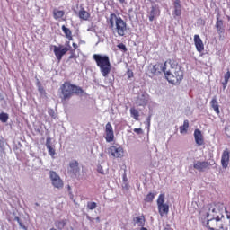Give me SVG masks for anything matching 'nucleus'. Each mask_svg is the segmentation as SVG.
I'll return each instance as SVG.
<instances>
[{"instance_id":"nucleus-1","label":"nucleus","mask_w":230,"mask_h":230,"mask_svg":"<svg viewBox=\"0 0 230 230\" xmlns=\"http://www.w3.org/2000/svg\"><path fill=\"white\" fill-rule=\"evenodd\" d=\"M165 69L170 66L172 72L166 71L165 73V78L169 82V84H172V85H179L181 82L184 79V72L181 69V66H179V64L175 59H167L164 62Z\"/></svg>"},{"instance_id":"nucleus-2","label":"nucleus","mask_w":230,"mask_h":230,"mask_svg":"<svg viewBox=\"0 0 230 230\" xmlns=\"http://www.w3.org/2000/svg\"><path fill=\"white\" fill-rule=\"evenodd\" d=\"M61 91V102L62 103H66V102H69L73 96H78L80 94H84V89L82 87L71 84V82H65L60 86Z\"/></svg>"},{"instance_id":"nucleus-3","label":"nucleus","mask_w":230,"mask_h":230,"mask_svg":"<svg viewBox=\"0 0 230 230\" xmlns=\"http://www.w3.org/2000/svg\"><path fill=\"white\" fill-rule=\"evenodd\" d=\"M107 23L110 30H114L119 37H125V33H127V22L122 17H119L116 15V13H112L107 19Z\"/></svg>"},{"instance_id":"nucleus-4","label":"nucleus","mask_w":230,"mask_h":230,"mask_svg":"<svg viewBox=\"0 0 230 230\" xmlns=\"http://www.w3.org/2000/svg\"><path fill=\"white\" fill-rule=\"evenodd\" d=\"M224 209H226V207L222 204H208L206 207H203V208L200 210L201 217H204V218H220L224 217L222 215Z\"/></svg>"},{"instance_id":"nucleus-5","label":"nucleus","mask_w":230,"mask_h":230,"mask_svg":"<svg viewBox=\"0 0 230 230\" xmlns=\"http://www.w3.org/2000/svg\"><path fill=\"white\" fill-rule=\"evenodd\" d=\"M93 58L96 62L97 67H99L102 76H104V78H107V76H109V75L111 74V70L112 69L109 56L94 54L93 56Z\"/></svg>"},{"instance_id":"nucleus-6","label":"nucleus","mask_w":230,"mask_h":230,"mask_svg":"<svg viewBox=\"0 0 230 230\" xmlns=\"http://www.w3.org/2000/svg\"><path fill=\"white\" fill-rule=\"evenodd\" d=\"M108 154L109 155H111V157H115L116 159H121V157L125 155V150L123 149V146L117 144L108 148Z\"/></svg>"},{"instance_id":"nucleus-7","label":"nucleus","mask_w":230,"mask_h":230,"mask_svg":"<svg viewBox=\"0 0 230 230\" xmlns=\"http://www.w3.org/2000/svg\"><path fill=\"white\" fill-rule=\"evenodd\" d=\"M49 177L52 182V186H54V188H58V190L64 188V181H62V178H60V175H58L57 172L50 171Z\"/></svg>"},{"instance_id":"nucleus-8","label":"nucleus","mask_w":230,"mask_h":230,"mask_svg":"<svg viewBox=\"0 0 230 230\" xmlns=\"http://www.w3.org/2000/svg\"><path fill=\"white\" fill-rule=\"evenodd\" d=\"M215 164V161L208 162V161H195L193 163V168L194 170H197L198 172H206V170H209V166H213Z\"/></svg>"},{"instance_id":"nucleus-9","label":"nucleus","mask_w":230,"mask_h":230,"mask_svg":"<svg viewBox=\"0 0 230 230\" xmlns=\"http://www.w3.org/2000/svg\"><path fill=\"white\" fill-rule=\"evenodd\" d=\"M53 48V51L56 58L58 59V62H61L62 57H64V55H66L67 51H69V47H64V45H54Z\"/></svg>"},{"instance_id":"nucleus-10","label":"nucleus","mask_w":230,"mask_h":230,"mask_svg":"<svg viewBox=\"0 0 230 230\" xmlns=\"http://www.w3.org/2000/svg\"><path fill=\"white\" fill-rule=\"evenodd\" d=\"M68 173L74 175L75 179L80 177V164L76 160H73L69 163Z\"/></svg>"},{"instance_id":"nucleus-11","label":"nucleus","mask_w":230,"mask_h":230,"mask_svg":"<svg viewBox=\"0 0 230 230\" xmlns=\"http://www.w3.org/2000/svg\"><path fill=\"white\" fill-rule=\"evenodd\" d=\"M150 72L155 76L161 75V73H164V76H166V65L164 63H156L151 67Z\"/></svg>"},{"instance_id":"nucleus-12","label":"nucleus","mask_w":230,"mask_h":230,"mask_svg":"<svg viewBox=\"0 0 230 230\" xmlns=\"http://www.w3.org/2000/svg\"><path fill=\"white\" fill-rule=\"evenodd\" d=\"M220 217H210L207 222L206 227L209 230H220Z\"/></svg>"},{"instance_id":"nucleus-13","label":"nucleus","mask_w":230,"mask_h":230,"mask_svg":"<svg viewBox=\"0 0 230 230\" xmlns=\"http://www.w3.org/2000/svg\"><path fill=\"white\" fill-rule=\"evenodd\" d=\"M105 134V140L107 143H112V141H114V129H112V124H111V122L106 124Z\"/></svg>"},{"instance_id":"nucleus-14","label":"nucleus","mask_w":230,"mask_h":230,"mask_svg":"<svg viewBox=\"0 0 230 230\" xmlns=\"http://www.w3.org/2000/svg\"><path fill=\"white\" fill-rule=\"evenodd\" d=\"M159 15H161V9H159V5H152L148 16L150 22H154V20L159 17Z\"/></svg>"},{"instance_id":"nucleus-15","label":"nucleus","mask_w":230,"mask_h":230,"mask_svg":"<svg viewBox=\"0 0 230 230\" xmlns=\"http://www.w3.org/2000/svg\"><path fill=\"white\" fill-rule=\"evenodd\" d=\"M230 161V151L229 149H225L221 156V165L226 170L229 166Z\"/></svg>"},{"instance_id":"nucleus-16","label":"nucleus","mask_w":230,"mask_h":230,"mask_svg":"<svg viewBox=\"0 0 230 230\" xmlns=\"http://www.w3.org/2000/svg\"><path fill=\"white\" fill-rule=\"evenodd\" d=\"M226 214V218L223 221H220L219 230H230V213L227 211V208H225Z\"/></svg>"},{"instance_id":"nucleus-17","label":"nucleus","mask_w":230,"mask_h":230,"mask_svg":"<svg viewBox=\"0 0 230 230\" xmlns=\"http://www.w3.org/2000/svg\"><path fill=\"white\" fill-rule=\"evenodd\" d=\"M216 28L217 30L218 35H222L226 31V29H224V20L220 19V13L217 15V22H216Z\"/></svg>"},{"instance_id":"nucleus-18","label":"nucleus","mask_w":230,"mask_h":230,"mask_svg":"<svg viewBox=\"0 0 230 230\" xmlns=\"http://www.w3.org/2000/svg\"><path fill=\"white\" fill-rule=\"evenodd\" d=\"M194 44L196 46V49L199 53H202L204 50V42H202V39L199 34L194 35Z\"/></svg>"},{"instance_id":"nucleus-19","label":"nucleus","mask_w":230,"mask_h":230,"mask_svg":"<svg viewBox=\"0 0 230 230\" xmlns=\"http://www.w3.org/2000/svg\"><path fill=\"white\" fill-rule=\"evenodd\" d=\"M194 139L199 146H202V145H204V136H202V131H200L199 129H195Z\"/></svg>"},{"instance_id":"nucleus-20","label":"nucleus","mask_w":230,"mask_h":230,"mask_svg":"<svg viewBox=\"0 0 230 230\" xmlns=\"http://www.w3.org/2000/svg\"><path fill=\"white\" fill-rule=\"evenodd\" d=\"M173 8H174L173 15H175L176 17H181L182 13L181 0H175V2L173 3Z\"/></svg>"},{"instance_id":"nucleus-21","label":"nucleus","mask_w":230,"mask_h":230,"mask_svg":"<svg viewBox=\"0 0 230 230\" xmlns=\"http://www.w3.org/2000/svg\"><path fill=\"white\" fill-rule=\"evenodd\" d=\"M170 211V206L166 203L158 205V213L161 217H164V215H168Z\"/></svg>"},{"instance_id":"nucleus-22","label":"nucleus","mask_w":230,"mask_h":230,"mask_svg":"<svg viewBox=\"0 0 230 230\" xmlns=\"http://www.w3.org/2000/svg\"><path fill=\"white\" fill-rule=\"evenodd\" d=\"M145 216H138L133 218V224L134 226H138V227H145Z\"/></svg>"},{"instance_id":"nucleus-23","label":"nucleus","mask_w":230,"mask_h":230,"mask_svg":"<svg viewBox=\"0 0 230 230\" xmlns=\"http://www.w3.org/2000/svg\"><path fill=\"white\" fill-rule=\"evenodd\" d=\"M78 16H79V19H81L82 21H89V19L91 18V13L85 11L84 8H81L79 10Z\"/></svg>"},{"instance_id":"nucleus-24","label":"nucleus","mask_w":230,"mask_h":230,"mask_svg":"<svg viewBox=\"0 0 230 230\" xmlns=\"http://www.w3.org/2000/svg\"><path fill=\"white\" fill-rule=\"evenodd\" d=\"M64 15H66L65 11L58 10L57 8H55L53 10V18L55 19V21H58V20L62 19V17H64Z\"/></svg>"},{"instance_id":"nucleus-25","label":"nucleus","mask_w":230,"mask_h":230,"mask_svg":"<svg viewBox=\"0 0 230 230\" xmlns=\"http://www.w3.org/2000/svg\"><path fill=\"white\" fill-rule=\"evenodd\" d=\"M61 30L65 34L66 39H68L69 40H73V32L71 31V29L66 27V25H62Z\"/></svg>"},{"instance_id":"nucleus-26","label":"nucleus","mask_w":230,"mask_h":230,"mask_svg":"<svg viewBox=\"0 0 230 230\" xmlns=\"http://www.w3.org/2000/svg\"><path fill=\"white\" fill-rule=\"evenodd\" d=\"M210 105L212 109H214L216 114H220V108L218 106V101H217V97H213V99L210 102Z\"/></svg>"},{"instance_id":"nucleus-27","label":"nucleus","mask_w":230,"mask_h":230,"mask_svg":"<svg viewBox=\"0 0 230 230\" xmlns=\"http://www.w3.org/2000/svg\"><path fill=\"white\" fill-rule=\"evenodd\" d=\"M188 128H190V121L188 119H185L183 121V125L180 126V133L186 134L188 132Z\"/></svg>"},{"instance_id":"nucleus-28","label":"nucleus","mask_w":230,"mask_h":230,"mask_svg":"<svg viewBox=\"0 0 230 230\" xmlns=\"http://www.w3.org/2000/svg\"><path fill=\"white\" fill-rule=\"evenodd\" d=\"M67 224V220L63 219V220H58L55 222V227L58 230H62L66 227V225Z\"/></svg>"},{"instance_id":"nucleus-29","label":"nucleus","mask_w":230,"mask_h":230,"mask_svg":"<svg viewBox=\"0 0 230 230\" xmlns=\"http://www.w3.org/2000/svg\"><path fill=\"white\" fill-rule=\"evenodd\" d=\"M131 118H133L134 119H136V121L139 120V111H137V109L136 108H130L129 110Z\"/></svg>"},{"instance_id":"nucleus-30","label":"nucleus","mask_w":230,"mask_h":230,"mask_svg":"<svg viewBox=\"0 0 230 230\" xmlns=\"http://www.w3.org/2000/svg\"><path fill=\"white\" fill-rule=\"evenodd\" d=\"M229 79H230V71L227 70V72L224 75V82L222 83L224 89L227 87V84H229Z\"/></svg>"},{"instance_id":"nucleus-31","label":"nucleus","mask_w":230,"mask_h":230,"mask_svg":"<svg viewBox=\"0 0 230 230\" xmlns=\"http://www.w3.org/2000/svg\"><path fill=\"white\" fill-rule=\"evenodd\" d=\"M154 199H155V194L150 192L145 198V202H154Z\"/></svg>"},{"instance_id":"nucleus-32","label":"nucleus","mask_w":230,"mask_h":230,"mask_svg":"<svg viewBox=\"0 0 230 230\" xmlns=\"http://www.w3.org/2000/svg\"><path fill=\"white\" fill-rule=\"evenodd\" d=\"M164 199H165L164 193L160 194L158 196V199H157V201H156L157 202V206H161L163 204H165L164 203Z\"/></svg>"},{"instance_id":"nucleus-33","label":"nucleus","mask_w":230,"mask_h":230,"mask_svg":"<svg viewBox=\"0 0 230 230\" xmlns=\"http://www.w3.org/2000/svg\"><path fill=\"white\" fill-rule=\"evenodd\" d=\"M8 113H0V121H2V123H6L8 121Z\"/></svg>"},{"instance_id":"nucleus-34","label":"nucleus","mask_w":230,"mask_h":230,"mask_svg":"<svg viewBox=\"0 0 230 230\" xmlns=\"http://www.w3.org/2000/svg\"><path fill=\"white\" fill-rule=\"evenodd\" d=\"M46 146H47V149L49 151V155H51L53 157V155H55V148H53L51 146V145L49 143H48V142L46 144Z\"/></svg>"},{"instance_id":"nucleus-35","label":"nucleus","mask_w":230,"mask_h":230,"mask_svg":"<svg viewBox=\"0 0 230 230\" xmlns=\"http://www.w3.org/2000/svg\"><path fill=\"white\" fill-rule=\"evenodd\" d=\"M14 220H16L20 226V227L22 229L27 230L28 228L26 227V225H24V223H22V221L21 220V218L19 217H15Z\"/></svg>"},{"instance_id":"nucleus-36","label":"nucleus","mask_w":230,"mask_h":230,"mask_svg":"<svg viewBox=\"0 0 230 230\" xmlns=\"http://www.w3.org/2000/svg\"><path fill=\"white\" fill-rule=\"evenodd\" d=\"M96 208H98V205L96 204V202L87 203V209L93 210V209H96Z\"/></svg>"},{"instance_id":"nucleus-37","label":"nucleus","mask_w":230,"mask_h":230,"mask_svg":"<svg viewBox=\"0 0 230 230\" xmlns=\"http://www.w3.org/2000/svg\"><path fill=\"white\" fill-rule=\"evenodd\" d=\"M117 48H119V49H121V51H123V53H127V51H128L127 46H125V44H123V43L118 44Z\"/></svg>"},{"instance_id":"nucleus-38","label":"nucleus","mask_w":230,"mask_h":230,"mask_svg":"<svg viewBox=\"0 0 230 230\" xmlns=\"http://www.w3.org/2000/svg\"><path fill=\"white\" fill-rule=\"evenodd\" d=\"M38 91L40 94H46V90H44V86L42 84L38 85Z\"/></svg>"},{"instance_id":"nucleus-39","label":"nucleus","mask_w":230,"mask_h":230,"mask_svg":"<svg viewBox=\"0 0 230 230\" xmlns=\"http://www.w3.org/2000/svg\"><path fill=\"white\" fill-rule=\"evenodd\" d=\"M127 76L128 78H134V72L130 68L127 70Z\"/></svg>"},{"instance_id":"nucleus-40","label":"nucleus","mask_w":230,"mask_h":230,"mask_svg":"<svg viewBox=\"0 0 230 230\" xmlns=\"http://www.w3.org/2000/svg\"><path fill=\"white\" fill-rule=\"evenodd\" d=\"M133 131L138 135L143 134V129H141V128H134Z\"/></svg>"},{"instance_id":"nucleus-41","label":"nucleus","mask_w":230,"mask_h":230,"mask_svg":"<svg viewBox=\"0 0 230 230\" xmlns=\"http://www.w3.org/2000/svg\"><path fill=\"white\" fill-rule=\"evenodd\" d=\"M72 46H73L74 49H78V44L73 43Z\"/></svg>"},{"instance_id":"nucleus-42","label":"nucleus","mask_w":230,"mask_h":230,"mask_svg":"<svg viewBox=\"0 0 230 230\" xmlns=\"http://www.w3.org/2000/svg\"><path fill=\"white\" fill-rule=\"evenodd\" d=\"M54 113H55V112L53 111V110H49V114L50 116H53Z\"/></svg>"},{"instance_id":"nucleus-43","label":"nucleus","mask_w":230,"mask_h":230,"mask_svg":"<svg viewBox=\"0 0 230 230\" xmlns=\"http://www.w3.org/2000/svg\"><path fill=\"white\" fill-rule=\"evenodd\" d=\"M98 172H99V173H102V174L104 173V172H103V169H99Z\"/></svg>"},{"instance_id":"nucleus-44","label":"nucleus","mask_w":230,"mask_h":230,"mask_svg":"<svg viewBox=\"0 0 230 230\" xmlns=\"http://www.w3.org/2000/svg\"><path fill=\"white\" fill-rule=\"evenodd\" d=\"M119 3H120L121 4H123V3H125V0H118Z\"/></svg>"},{"instance_id":"nucleus-45","label":"nucleus","mask_w":230,"mask_h":230,"mask_svg":"<svg viewBox=\"0 0 230 230\" xmlns=\"http://www.w3.org/2000/svg\"><path fill=\"white\" fill-rule=\"evenodd\" d=\"M150 116L147 118V123H148V125L150 126Z\"/></svg>"},{"instance_id":"nucleus-46","label":"nucleus","mask_w":230,"mask_h":230,"mask_svg":"<svg viewBox=\"0 0 230 230\" xmlns=\"http://www.w3.org/2000/svg\"><path fill=\"white\" fill-rule=\"evenodd\" d=\"M140 230H147L146 227L141 226Z\"/></svg>"},{"instance_id":"nucleus-47","label":"nucleus","mask_w":230,"mask_h":230,"mask_svg":"<svg viewBox=\"0 0 230 230\" xmlns=\"http://www.w3.org/2000/svg\"><path fill=\"white\" fill-rule=\"evenodd\" d=\"M228 21H230V17H228Z\"/></svg>"}]
</instances>
